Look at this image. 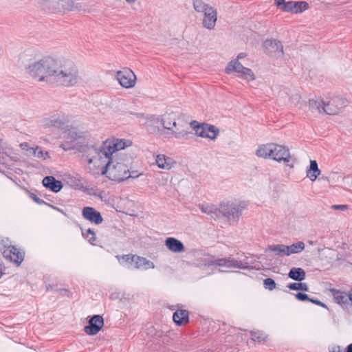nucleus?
Listing matches in <instances>:
<instances>
[{
	"label": "nucleus",
	"instance_id": "ea45409f",
	"mask_svg": "<svg viewBox=\"0 0 352 352\" xmlns=\"http://www.w3.org/2000/svg\"><path fill=\"white\" fill-rule=\"evenodd\" d=\"M31 150L32 151V153L34 157L43 159H45L47 157H49L48 153H44L41 148L39 146H36L35 148H31Z\"/></svg>",
	"mask_w": 352,
	"mask_h": 352
},
{
	"label": "nucleus",
	"instance_id": "864d4df0",
	"mask_svg": "<svg viewBox=\"0 0 352 352\" xmlns=\"http://www.w3.org/2000/svg\"><path fill=\"white\" fill-rule=\"evenodd\" d=\"M340 347L339 346H333L332 347V349L330 350V352H340Z\"/></svg>",
	"mask_w": 352,
	"mask_h": 352
},
{
	"label": "nucleus",
	"instance_id": "b1692460",
	"mask_svg": "<svg viewBox=\"0 0 352 352\" xmlns=\"http://www.w3.org/2000/svg\"><path fill=\"white\" fill-rule=\"evenodd\" d=\"M69 122V120L68 116L65 115L52 116L50 119V123L51 126L61 130L66 129L68 127Z\"/></svg>",
	"mask_w": 352,
	"mask_h": 352
},
{
	"label": "nucleus",
	"instance_id": "f257e3e1",
	"mask_svg": "<svg viewBox=\"0 0 352 352\" xmlns=\"http://www.w3.org/2000/svg\"><path fill=\"white\" fill-rule=\"evenodd\" d=\"M80 79L78 69L73 62L58 59L52 84L56 86L72 87L76 86Z\"/></svg>",
	"mask_w": 352,
	"mask_h": 352
},
{
	"label": "nucleus",
	"instance_id": "c756f323",
	"mask_svg": "<svg viewBox=\"0 0 352 352\" xmlns=\"http://www.w3.org/2000/svg\"><path fill=\"white\" fill-rule=\"evenodd\" d=\"M274 144H266L258 146L256 154L259 157L271 158L273 154Z\"/></svg>",
	"mask_w": 352,
	"mask_h": 352
},
{
	"label": "nucleus",
	"instance_id": "4be33fe9",
	"mask_svg": "<svg viewBox=\"0 0 352 352\" xmlns=\"http://www.w3.org/2000/svg\"><path fill=\"white\" fill-rule=\"evenodd\" d=\"M42 183L45 187L50 189L54 192H59L63 188L62 182L59 180H56L53 176L45 177Z\"/></svg>",
	"mask_w": 352,
	"mask_h": 352
},
{
	"label": "nucleus",
	"instance_id": "e433bc0d",
	"mask_svg": "<svg viewBox=\"0 0 352 352\" xmlns=\"http://www.w3.org/2000/svg\"><path fill=\"white\" fill-rule=\"evenodd\" d=\"M287 287L289 288L291 290L294 291H303V292H308L309 291V286L306 283H289L287 285Z\"/></svg>",
	"mask_w": 352,
	"mask_h": 352
},
{
	"label": "nucleus",
	"instance_id": "9d476101",
	"mask_svg": "<svg viewBox=\"0 0 352 352\" xmlns=\"http://www.w3.org/2000/svg\"><path fill=\"white\" fill-rule=\"evenodd\" d=\"M44 8L51 12H58L72 10L74 6L72 0H38Z\"/></svg>",
	"mask_w": 352,
	"mask_h": 352
},
{
	"label": "nucleus",
	"instance_id": "ddd939ff",
	"mask_svg": "<svg viewBox=\"0 0 352 352\" xmlns=\"http://www.w3.org/2000/svg\"><path fill=\"white\" fill-rule=\"evenodd\" d=\"M223 217H226L230 223L237 222L242 214V208L233 204H221Z\"/></svg>",
	"mask_w": 352,
	"mask_h": 352
},
{
	"label": "nucleus",
	"instance_id": "5701e85b",
	"mask_svg": "<svg viewBox=\"0 0 352 352\" xmlns=\"http://www.w3.org/2000/svg\"><path fill=\"white\" fill-rule=\"evenodd\" d=\"M165 245L173 252L180 253L185 250L183 243L173 237H168L165 241Z\"/></svg>",
	"mask_w": 352,
	"mask_h": 352
},
{
	"label": "nucleus",
	"instance_id": "7ed1b4c3",
	"mask_svg": "<svg viewBox=\"0 0 352 352\" xmlns=\"http://www.w3.org/2000/svg\"><path fill=\"white\" fill-rule=\"evenodd\" d=\"M104 162L106 163L101 167L100 172L92 170L91 167L88 168L89 172L94 175L108 174L109 179L117 182H122L129 178V168L123 162L115 158L104 159Z\"/></svg>",
	"mask_w": 352,
	"mask_h": 352
},
{
	"label": "nucleus",
	"instance_id": "bb28decb",
	"mask_svg": "<svg viewBox=\"0 0 352 352\" xmlns=\"http://www.w3.org/2000/svg\"><path fill=\"white\" fill-rule=\"evenodd\" d=\"M155 162L160 168L166 170H170L175 164L173 159L163 154L157 155Z\"/></svg>",
	"mask_w": 352,
	"mask_h": 352
},
{
	"label": "nucleus",
	"instance_id": "4d7b16f0",
	"mask_svg": "<svg viewBox=\"0 0 352 352\" xmlns=\"http://www.w3.org/2000/svg\"><path fill=\"white\" fill-rule=\"evenodd\" d=\"M27 146H28V144L27 143L21 144V147L22 148V149H25V148Z\"/></svg>",
	"mask_w": 352,
	"mask_h": 352
},
{
	"label": "nucleus",
	"instance_id": "6e6d98bb",
	"mask_svg": "<svg viewBox=\"0 0 352 352\" xmlns=\"http://www.w3.org/2000/svg\"><path fill=\"white\" fill-rule=\"evenodd\" d=\"M346 352H352V343L347 346Z\"/></svg>",
	"mask_w": 352,
	"mask_h": 352
},
{
	"label": "nucleus",
	"instance_id": "bf43d9fd",
	"mask_svg": "<svg viewBox=\"0 0 352 352\" xmlns=\"http://www.w3.org/2000/svg\"><path fill=\"white\" fill-rule=\"evenodd\" d=\"M128 3L131 4L135 3L137 0H125Z\"/></svg>",
	"mask_w": 352,
	"mask_h": 352
},
{
	"label": "nucleus",
	"instance_id": "8fccbe9b",
	"mask_svg": "<svg viewBox=\"0 0 352 352\" xmlns=\"http://www.w3.org/2000/svg\"><path fill=\"white\" fill-rule=\"evenodd\" d=\"M47 205L48 206H50V208H52V209H54V210H56V211H58V212H59L62 213V214H64L65 216H67L66 212H65L63 209H61V208H58V207H57V206H54V205H51V204H47Z\"/></svg>",
	"mask_w": 352,
	"mask_h": 352
},
{
	"label": "nucleus",
	"instance_id": "09e8293b",
	"mask_svg": "<svg viewBox=\"0 0 352 352\" xmlns=\"http://www.w3.org/2000/svg\"><path fill=\"white\" fill-rule=\"evenodd\" d=\"M309 302H312V303H314L315 305H318L320 307H322L327 309V306L324 303H323L322 302L320 301L318 299L310 298Z\"/></svg>",
	"mask_w": 352,
	"mask_h": 352
},
{
	"label": "nucleus",
	"instance_id": "f704fd0d",
	"mask_svg": "<svg viewBox=\"0 0 352 352\" xmlns=\"http://www.w3.org/2000/svg\"><path fill=\"white\" fill-rule=\"evenodd\" d=\"M238 74V77L247 80L248 81H252L255 79V75L251 69L248 67H243L241 69Z\"/></svg>",
	"mask_w": 352,
	"mask_h": 352
},
{
	"label": "nucleus",
	"instance_id": "dca6fc26",
	"mask_svg": "<svg viewBox=\"0 0 352 352\" xmlns=\"http://www.w3.org/2000/svg\"><path fill=\"white\" fill-rule=\"evenodd\" d=\"M272 160L278 162H289L290 161V153L289 149L282 145L274 144L273 154H272Z\"/></svg>",
	"mask_w": 352,
	"mask_h": 352
},
{
	"label": "nucleus",
	"instance_id": "37998d69",
	"mask_svg": "<svg viewBox=\"0 0 352 352\" xmlns=\"http://www.w3.org/2000/svg\"><path fill=\"white\" fill-rule=\"evenodd\" d=\"M116 258L120 261L122 259L126 263L132 264L134 261L135 255L133 254H124L122 256H116Z\"/></svg>",
	"mask_w": 352,
	"mask_h": 352
},
{
	"label": "nucleus",
	"instance_id": "cd10ccee",
	"mask_svg": "<svg viewBox=\"0 0 352 352\" xmlns=\"http://www.w3.org/2000/svg\"><path fill=\"white\" fill-rule=\"evenodd\" d=\"M173 321L178 325H184L189 322V313L186 309H179L173 316Z\"/></svg>",
	"mask_w": 352,
	"mask_h": 352
},
{
	"label": "nucleus",
	"instance_id": "39448f33",
	"mask_svg": "<svg viewBox=\"0 0 352 352\" xmlns=\"http://www.w3.org/2000/svg\"><path fill=\"white\" fill-rule=\"evenodd\" d=\"M76 150L82 154V159L87 162L89 164L94 162L99 167L100 161L104 162V154L105 151L103 143L98 146L95 144L81 143L77 145Z\"/></svg>",
	"mask_w": 352,
	"mask_h": 352
},
{
	"label": "nucleus",
	"instance_id": "2eb2a0df",
	"mask_svg": "<svg viewBox=\"0 0 352 352\" xmlns=\"http://www.w3.org/2000/svg\"><path fill=\"white\" fill-rule=\"evenodd\" d=\"M104 325L103 318L100 315H94L89 320V325L85 327V331L87 335H96Z\"/></svg>",
	"mask_w": 352,
	"mask_h": 352
},
{
	"label": "nucleus",
	"instance_id": "aec40b11",
	"mask_svg": "<svg viewBox=\"0 0 352 352\" xmlns=\"http://www.w3.org/2000/svg\"><path fill=\"white\" fill-rule=\"evenodd\" d=\"M199 207L203 213L210 215L213 219L223 217L221 204L219 208L212 204H202Z\"/></svg>",
	"mask_w": 352,
	"mask_h": 352
},
{
	"label": "nucleus",
	"instance_id": "f03ea898",
	"mask_svg": "<svg viewBox=\"0 0 352 352\" xmlns=\"http://www.w3.org/2000/svg\"><path fill=\"white\" fill-rule=\"evenodd\" d=\"M58 59L51 56L30 63L28 67L29 74L38 82L52 84Z\"/></svg>",
	"mask_w": 352,
	"mask_h": 352
},
{
	"label": "nucleus",
	"instance_id": "13d9d810",
	"mask_svg": "<svg viewBox=\"0 0 352 352\" xmlns=\"http://www.w3.org/2000/svg\"><path fill=\"white\" fill-rule=\"evenodd\" d=\"M349 297H351L350 302H351V304H352V289L349 290Z\"/></svg>",
	"mask_w": 352,
	"mask_h": 352
},
{
	"label": "nucleus",
	"instance_id": "58836bf2",
	"mask_svg": "<svg viewBox=\"0 0 352 352\" xmlns=\"http://www.w3.org/2000/svg\"><path fill=\"white\" fill-rule=\"evenodd\" d=\"M251 338L254 342H265L267 336L261 331H251Z\"/></svg>",
	"mask_w": 352,
	"mask_h": 352
},
{
	"label": "nucleus",
	"instance_id": "6ab92c4d",
	"mask_svg": "<svg viewBox=\"0 0 352 352\" xmlns=\"http://www.w3.org/2000/svg\"><path fill=\"white\" fill-rule=\"evenodd\" d=\"M204 14V27L208 30H213L215 27L217 19V13L216 10L214 8L211 7L210 8H208V10L206 11Z\"/></svg>",
	"mask_w": 352,
	"mask_h": 352
},
{
	"label": "nucleus",
	"instance_id": "20e7f679",
	"mask_svg": "<svg viewBox=\"0 0 352 352\" xmlns=\"http://www.w3.org/2000/svg\"><path fill=\"white\" fill-rule=\"evenodd\" d=\"M347 104L346 100L335 97L326 102L323 100H310L309 106L312 109H317L320 113H324L328 115H336Z\"/></svg>",
	"mask_w": 352,
	"mask_h": 352
},
{
	"label": "nucleus",
	"instance_id": "680f3d73",
	"mask_svg": "<svg viewBox=\"0 0 352 352\" xmlns=\"http://www.w3.org/2000/svg\"><path fill=\"white\" fill-rule=\"evenodd\" d=\"M1 266H2V265H1V264H0V268H1Z\"/></svg>",
	"mask_w": 352,
	"mask_h": 352
},
{
	"label": "nucleus",
	"instance_id": "3c124183",
	"mask_svg": "<svg viewBox=\"0 0 352 352\" xmlns=\"http://www.w3.org/2000/svg\"><path fill=\"white\" fill-rule=\"evenodd\" d=\"M140 175L139 173H138L137 171H131L128 173V176H129V178H136Z\"/></svg>",
	"mask_w": 352,
	"mask_h": 352
},
{
	"label": "nucleus",
	"instance_id": "c9c22d12",
	"mask_svg": "<svg viewBox=\"0 0 352 352\" xmlns=\"http://www.w3.org/2000/svg\"><path fill=\"white\" fill-rule=\"evenodd\" d=\"M267 251L274 252L276 255L286 256V245L283 244L269 245L265 250V252Z\"/></svg>",
	"mask_w": 352,
	"mask_h": 352
},
{
	"label": "nucleus",
	"instance_id": "5fc2aeb1",
	"mask_svg": "<svg viewBox=\"0 0 352 352\" xmlns=\"http://www.w3.org/2000/svg\"><path fill=\"white\" fill-rule=\"evenodd\" d=\"M246 56V54L245 53H240L238 54L235 60H239V59H241V58H243Z\"/></svg>",
	"mask_w": 352,
	"mask_h": 352
},
{
	"label": "nucleus",
	"instance_id": "a18cd8bd",
	"mask_svg": "<svg viewBox=\"0 0 352 352\" xmlns=\"http://www.w3.org/2000/svg\"><path fill=\"white\" fill-rule=\"evenodd\" d=\"M29 197L33 199L36 204H47L45 201H44L43 199L38 198L36 195H35L33 192H29Z\"/></svg>",
	"mask_w": 352,
	"mask_h": 352
},
{
	"label": "nucleus",
	"instance_id": "2f4dec72",
	"mask_svg": "<svg viewBox=\"0 0 352 352\" xmlns=\"http://www.w3.org/2000/svg\"><path fill=\"white\" fill-rule=\"evenodd\" d=\"M320 174V170L318 168V163L316 160L310 161L309 168L307 170V176L314 182Z\"/></svg>",
	"mask_w": 352,
	"mask_h": 352
},
{
	"label": "nucleus",
	"instance_id": "603ef678",
	"mask_svg": "<svg viewBox=\"0 0 352 352\" xmlns=\"http://www.w3.org/2000/svg\"><path fill=\"white\" fill-rule=\"evenodd\" d=\"M274 3L278 7H284V4H285L286 2L285 0H274Z\"/></svg>",
	"mask_w": 352,
	"mask_h": 352
},
{
	"label": "nucleus",
	"instance_id": "423d86ee",
	"mask_svg": "<svg viewBox=\"0 0 352 352\" xmlns=\"http://www.w3.org/2000/svg\"><path fill=\"white\" fill-rule=\"evenodd\" d=\"M0 251L2 252L6 259L18 265H20L24 259V253L21 252L15 246L10 245L8 239L0 240Z\"/></svg>",
	"mask_w": 352,
	"mask_h": 352
},
{
	"label": "nucleus",
	"instance_id": "052dcab7",
	"mask_svg": "<svg viewBox=\"0 0 352 352\" xmlns=\"http://www.w3.org/2000/svg\"><path fill=\"white\" fill-rule=\"evenodd\" d=\"M2 275H3V272L1 271V269L0 268V278L1 277Z\"/></svg>",
	"mask_w": 352,
	"mask_h": 352
},
{
	"label": "nucleus",
	"instance_id": "4468645a",
	"mask_svg": "<svg viewBox=\"0 0 352 352\" xmlns=\"http://www.w3.org/2000/svg\"><path fill=\"white\" fill-rule=\"evenodd\" d=\"M265 50L271 56L280 58L283 56V47L280 41L276 39H267L263 43Z\"/></svg>",
	"mask_w": 352,
	"mask_h": 352
},
{
	"label": "nucleus",
	"instance_id": "412c9836",
	"mask_svg": "<svg viewBox=\"0 0 352 352\" xmlns=\"http://www.w3.org/2000/svg\"><path fill=\"white\" fill-rule=\"evenodd\" d=\"M330 292H331L334 301L343 306L351 304L349 297V293H346L345 292H342L336 289H331Z\"/></svg>",
	"mask_w": 352,
	"mask_h": 352
},
{
	"label": "nucleus",
	"instance_id": "f8f14e48",
	"mask_svg": "<svg viewBox=\"0 0 352 352\" xmlns=\"http://www.w3.org/2000/svg\"><path fill=\"white\" fill-rule=\"evenodd\" d=\"M116 78L120 85L126 89H130L135 85L136 76L129 68L125 67L122 70L118 71L116 74Z\"/></svg>",
	"mask_w": 352,
	"mask_h": 352
},
{
	"label": "nucleus",
	"instance_id": "c85d7f7f",
	"mask_svg": "<svg viewBox=\"0 0 352 352\" xmlns=\"http://www.w3.org/2000/svg\"><path fill=\"white\" fill-rule=\"evenodd\" d=\"M216 266L225 267L227 268H238L239 265L238 260L234 259L231 256L216 259Z\"/></svg>",
	"mask_w": 352,
	"mask_h": 352
},
{
	"label": "nucleus",
	"instance_id": "9b49d317",
	"mask_svg": "<svg viewBox=\"0 0 352 352\" xmlns=\"http://www.w3.org/2000/svg\"><path fill=\"white\" fill-rule=\"evenodd\" d=\"M161 122L164 129L168 131L165 133L166 138L174 137L175 138H182L184 137L185 133L183 132H177L174 130L171 126L176 129L177 122L173 113H166L162 116Z\"/></svg>",
	"mask_w": 352,
	"mask_h": 352
},
{
	"label": "nucleus",
	"instance_id": "393cba45",
	"mask_svg": "<svg viewBox=\"0 0 352 352\" xmlns=\"http://www.w3.org/2000/svg\"><path fill=\"white\" fill-rule=\"evenodd\" d=\"M239 269L242 270H258L259 262L254 258V256H246L245 261H238Z\"/></svg>",
	"mask_w": 352,
	"mask_h": 352
},
{
	"label": "nucleus",
	"instance_id": "1a4fd4ad",
	"mask_svg": "<svg viewBox=\"0 0 352 352\" xmlns=\"http://www.w3.org/2000/svg\"><path fill=\"white\" fill-rule=\"evenodd\" d=\"M190 126L195 131V134L201 138L214 140L219 133V129L217 127L206 123L199 124L197 121H192L190 122Z\"/></svg>",
	"mask_w": 352,
	"mask_h": 352
},
{
	"label": "nucleus",
	"instance_id": "f3484780",
	"mask_svg": "<svg viewBox=\"0 0 352 352\" xmlns=\"http://www.w3.org/2000/svg\"><path fill=\"white\" fill-rule=\"evenodd\" d=\"M309 8V4L306 1H287L284 7L280 9L284 12L292 13H302Z\"/></svg>",
	"mask_w": 352,
	"mask_h": 352
},
{
	"label": "nucleus",
	"instance_id": "49530a36",
	"mask_svg": "<svg viewBox=\"0 0 352 352\" xmlns=\"http://www.w3.org/2000/svg\"><path fill=\"white\" fill-rule=\"evenodd\" d=\"M216 259L217 258H214L213 256L206 258L204 259L203 263L206 266L216 265Z\"/></svg>",
	"mask_w": 352,
	"mask_h": 352
},
{
	"label": "nucleus",
	"instance_id": "a19ab883",
	"mask_svg": "<svg viewBox=\"0 0 352 352\" xmlns=\"http://www.w3.org/2000/svg\"><path fill=\"white\" fill-rule=\"evenodd\" d=\"M82 236L85 239H87L90 243L95 241L96 239V238L95 236L94 232L92 230H91L90 228L87 230L85 232H84V230H82Z\"/></svg>",
	"mask_w": 352,
	"mask_h": 352
},
{
	"label": "nucleus",
	"instance_id": "0eeeda50",
	"mask_svg": "<svg viewBox=\"0 0 352 352\" xmlns=\"http://www.w3.org/2000/svg\"><path fill=\"white\" fill-rule=\"evenodd\" d=\"M82 138V132L79 131L76 128L71 127L66 131L64 136L65 140L60 144V147L65 151L76 149L77 145L81 144L79 140Z\"/></svg>",
	"mask_w": 352,
	"mask_h": 352
},
{
	"label": "nucleus",
	"instance_id": "a211bd4d",
	"mask_svg": "<svg viewBox=\"0 0 352 352\" xmlns=\"http://www.w3.org/2000/svg\"><path fill=\"white\" fill-rule=\"evenodd\" d=\"M82 215L85 219L96 225L100 224L103 221L100 212L92 207H84L82 210Z\"/></svg>",
	"mask_w": 352,
	"mask_h": 352
},
{
	"label": "nucleus",
	"instance_id": "de8ad7c7",
	"mask_svg": "<svg viewBox=\"0 0 352 352\" xmlns=\"http://www.w3.org/2000/svg\"><path fill=\"white\" fill-rule=\"evenodd\" d=\"M349 206L345 204H340V205H333L331 206V208L334 210H340L342 211H344L347 210Z\"/></svg>",
	"mask_w": 352,
	"mask_h": 352
},
{
	"label": "nucleus",
	"instance_id": "473e14b6",
	"mask_svg": "<svg viewBox=\"0 0 352 352\" xmlns=\"http://www.w3.org/2000/svg\"><path fill=\"white\" fill-rule=\"evenodd\" d=\"M305 249V243L302 241H298L293 243L291 245H286V256H289L292 254H298L301 252Z\"/></svg>",
	"mask_w": 352,
	"mask_h": 352
},
{
	"label": "nucleus",
	"instance_id": "a878e982",
	"mask_svg": "<svg viewBox=\"0 0 352 352\" xmlns=\"http://www.w3.org/2000/svg\"><path fill=\"white\" fill-rule=\"evenodd\" d=\"M133 263V267L138 270H146L148 269H153L155 267V265L153 262L144 257L137 255H135Z\"/></svg>",
	"mask_w": 352,
	"mask_h": 352
},
{
	"label": "nucleus",
	"instance_id": "79ce46f5",
	"mask_svg": "<svg viewBox=\"0 0 352 352\" xmlns=\"http://www.w3.org/2000/svg\"><path fill=\"white\" fill-rule=\"evenodd\" d=\"M264 287L270 291H272L276 288V283L271 278H267L263 280Z\"/></svg>",
	"mask_w": 352,
	"mask_h": 352
},
{
	"label": "nucleus",
	"instance_id": "7c9ffc66",
	"mask_svg": "<svg viewBox=\"0 0 352 352\" xmlns=\"http://www.w3.org/2000/svg\"><path fill=\"white\" fill-rule=\"evenodd\" d=\"M288 276L292 280L300 282L305 279L306 274L302 268L292 267L289 272Z\"/></svg>",
	"mask_w": 352,
	"mask_h": 352
},
{
	"label": "nucleus",
	"instance_id": "72a5a7b5",
	"mask_svg": "<svg viewBox=\"0 0 352 352\" xmlns=\"http://www.w3.org/2000/svg\"><path fill=\"white\" fill-rule=\"evenodd\" d=\"M245 67L238 60H232L228 64L227 67L225 69V72L226 74H230L232 72H239L241 69Z\"/></svg>",
	"mask_w": 352,
	"mask_h": 352
},
{
	"label": "nucleus",
	"instance_id": "6e6552de",
	"mask_svg": "<svg viewBox=\"0 0 352 352\" xmlns=\"http://www.w3.org/2000/svg\"><path fill=\"white\" fill-rule=\"evenodd\" d=\"M131 141L124 139H116L112 141L104 142V149L105 151L104 154V159L115 158L116 155H114V154L117 151L131 146Z\"/></svg>",
	"mask_w": 352,
	"mask_h": 352
},
{
	"label": "nucleus",
	"instance_id": "4c0bfd02",
	"mask_svg": "<svg viewBox=\"0 0 352 352\" xmlns=\"http://www.w3.org/2000/svg\"><path fill=\"white\" fill-rule=\"evenodd\" d=\"M193 6L197 12L203 13L207 11L208 8L212 7L208 4L204 3L201 0H195L193 2Z\"/></svg>",
	"mask_w": 352,
	"mask_h": 352
},
{
	"label": "nucleus",
	"instance_id": "c03bdc74",
	"mask_svg": "<svg viewBox=\"0 0 352 352\" xmlns=\"http://www.w3.org/2000/svg\"><path fill=\"white\" fill-rule=\"evenodd\" d=\"M295 298L300 301H309L310 298L306 294L298 292L294 294Z\"/></svg>",
	"mask_w": 352,
	"mask_h": 352
}]
</instances>
